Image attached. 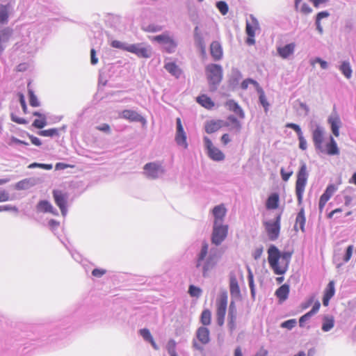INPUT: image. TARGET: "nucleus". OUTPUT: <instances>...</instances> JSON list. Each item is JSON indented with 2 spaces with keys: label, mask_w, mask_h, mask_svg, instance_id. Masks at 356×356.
Masks as SVG:
<instances>
[{
  "label": "nucleus",
  "mask_w": 356,
  "mask_h": 356,
  "mask_svg": "<svg viewBox=\"0 0 356 356\" xmlns=\"http://www.w3.org/2000/svg\"><path fill=\"white\" fill-rule=\"evenodd\" d=\"M221 254V251L217 247L211 248L209 250L208 243H202L201 250L197 256L196 267L201 268L204 277L208 276L211 270L215 268Z\"/></svg>",
  "instance_id": "obj_1"
},
{
  "label": "nucleus",
  "mask_w": 356,
  "mask_h": 356,
  "mask_svg": "<svg viewBox=\"0 0 356 356\" xmlns=\"http://www.w3.org/2000/svg\"><path fill=\"white\" fill-rule=\"evenodd\" d=\"M292 252H280L275 245H270L268 249V263L276 275L285 273L289 268L292 257Z\"/></svg>",
  "instance_id": "obj_2"
},
{
  "label": "nucleus",
  "mask_w": 356,
  "mask_h": 356,
  "mask_svg": "<svg viewBox=\"0 0 356 356\" xmlns=\"http://www.w3.org/2000/svg\"><path fill=\"white\" fill-rule=\"evenodd\" d=\"M39 33L34 29H29L22 35V39L17 42L15 46L17 49L29 54H33L37 52L39 48Z\"/></svg>",
  "instance_id": "obj_3"
},
{
  "label": "nucleus",
  "mask_w": 356,
  "mask_h": 356,
  "mask_svg": "<svg viewBox=\"0 0 356 356\" xmlns=\"http://www.w3.org/2000/svg\"><path fill=\"white\" fill-rule=\"evenodd\" d=\"M205 72L210 91H216L222 79V66L215 63L209 64L205 67Z\"/></svg>",
  "instance_id": "obj_4"
},
{
  "label": "nucleus",
  "mask_w": 356,
  "mask_h": 356,
  "mask_svg": "<svg viewBox=\"0 0 356 356\" xmlns=\"http://www.w3.org/2000/svg\"><path fill=\"white\" fill-rule=\"evenodd\" d=\"M308 177L309 172L307 171V164L302 161L297 172V179L296 181V194L298 204H301L302 202L303 194L307 183Z\"/></svg>",
  "instance_id": "obj_5"
},
{
  "label": "nucleus",
  "mask_w": 356,
  "mask_h": 356,
  "mask_svg": "<svg viewBox=\"0 0 356 356\" xmlns=\"http://www.w3.org/2000/svg\"><path fill=\"white\" fill-rule=\"evenodd\" d=\"M149 38L152 42H156L163 45L164 50L168 54L174 53L177 47V42L170 35L168 31H165L162 34Z\"/></svg>",
  "instance_id": "obj_6"
},
{
  "label": "nucleus",
  "mask_w": 356,
  "mask_h": 356,
  "mask_svg": "<svg viewBox=\"0 0 356 356\" xmlns=\"http://www.w3.org/2000/svg\"><path fill=\"white\" fill-rule=\"evenodd\" d=\"M227 306V294L222 292L216 300V318L219 325H222L225 322V317Z\"/></svg>",
  "instance_id": "obj_7"
},
{
  "label": "nucleus",
  "mask_w": 356,
  "mask_h": 356,
  "mask_svg": "<svg viewBox=\"0 0 356 356\" xmlns=\"http://www.w3.org/2000/svg\"><path fill=\"white\" fill-rule=\"evenodd\" d=\"M15 0H2L0 3V24L8 23L9 17L14 12Z\"/></svg>",
  "instance_id": "obj_8"
},
{
  "label": "nucleus",
  "mask_w": 356,
  "mask_h": 356,
  "mask_svg": "<svg viewBox=\"0 0 356 356\" xmlns=\"http://www.w3.org/2000/svg\"><path fill=\"white\" fill-rule=\"evenodd\" d=\"M228 233V226L223 224L213 223L211 234V242L215 245H220L226 238Z\"/></svg>",
  "instance_id": "obj_9"
},
{
  "label": "nucleus",
  "mask_w": 356,
  "mask_h": 356,
  "mask_svg": "<svg viewBox=\"0 0 356 356\" xmlns=\"http://www.w3.org/2000/svg\"><path fill=\"white\" fill-rule=\"evenodd\" d=\"M127 51L136 54L139 58H149L152 56V47L144 43L129 44Z\"/></svg>",
  "instance_id": "obj_10"
},
{
  "label": "nucleus",
  "mask_w": 356,
  "mask_h": 356,
  "mask_svg": "<svg viewBox=\"0 0 356 356\" xmlns=\"http://www.w3.org/2000/svg\"><path fill=\"white\" fill-rule=\"evenodd\" d=\"M281 214L277 215L274 221L266 222L264 225L268 238L270 241H275L278 238L280 231Z\"/></svg>",
  "instance_id": "obj_11"
},
{
  "label": "nucleus",
  "mask_w": 356,
  "mask_h": 356,
  "mask_svg": "<svg viewBox=\"0 0 356 356\" xmlns=\"http://www.w3.org/2000/svg\"><path fill=\"white\" fill-rule=\"evenodd\" d=\"M52 193L56 204L59 207L62 216L65 217L67 213V202L69 198L68 193L60 190H54Z\"/></svg>",
  "instance_id": "obj_12"
},
{
  "label": "nucleus",
  "mask_w": 356,
  "mask_h": 356,
  "mask_svg": "<svg viewBox=\"0 0 356 356\" xmlns=\"http://www.w3.org/2000/svg\"><path fill=\"white\" fill-rule=\"evenodd\" d=\"M143 170L145 171V175L152 179L159 178L165 172V170L161 164L156 162L146 163L144 165Z\"/></svg>",
  "instance_id": "obj_13"
},
{
  "label": "nucleus",
  "mask_w": 356,
  "mask_h": 356,
  "mask_svg": "<svg viewBox=\"0 0 356 356\" xmlns=\"http://www.w3.org/2000/svg\"><path fill=\"white\" fill-rule=\"evenodd\" d=\"M337 191V186L333 184H328L326 187L325 191L321 195L319 199L318 202V209L320 213H321L326 204L327 202L330 199V197L334 195V193Z\"/></svg>",
  "instance_id": "obj_14"
},
{
  "label": "nucleus",
  "mask_w": 356,
  "mask_h": 356,
  "mask_svg": "<svg viewBox=\"0 0 356 356\" xmlns=\"http://www.w3.org/2000/svg\"><path fill=\"white\" fill-rule=\"evenodd\" d=\"M324 128L319 124H316V128L312 131V140L315 148L321 152L323 151L322 144L324 138Z\"/></svg>",
  "instance_id": "obj_15"
},
{
  "label": "nucleus",
  "mask_w": 356,
  "mask_h": 356,
  "mask_svg": "<svg viewBox=\"0 0 356 356\" xmlns=\"http://www.w3.org/2000/svg\"><path fill=\"white\" fill-rule=\"evenodd\" d=\"M13 33V30L10 27L0 29V55L5 51L7 43L9 42Z\"/></svg>",
  "instance_id": "obj_16"
},
{
  "label": "nucleus",
  "mask_w": 356,
  "mask_h": 356,
  "mask_svg": "<svg viewBox=\"0 0 356 356\" xmlns=\"http://www.w3.org/2000/svg\"><path fill=\"white\" fill-rule=\"evenodd\" d=\"M296 49V44L294 42H291L289 44H285L282 47H277V54L282 58V59H289L291 56H292L294 54Z\"/></svg>",
  "instance_id": "obj_17"
},
{
  "label": "nucleus",
  "mask_w": 356,
  "mask_h": 356,
  "mask_svg": "<svg viewBox=\"0 0 356 356\" xmlns=\"http://www.w3.org/2000/svg\"><path fill=\"white\" fill-rule=\"evenodd\" d=\"M36 211L42 213H50L54 216L58 215V211L48 200H43L38 202L36 205Z\"/></svg>",
  "instance_id": "obj_18"
},
{
  "label": "nucleus",
  "mask_w": 356,
  "mask_h": 356,
  "mask_svg": "<svg viewBox=\"0 0 356 356\" xmlns=\"http://www.w3.org/2000/svg\"><path fill=\"white\" fill-rule=\"evenodd\" d=\"M229 289H239V281H243V275L239 270L229 273Z\"/></svg>",
  "instance_id": "obj_19"
},
{
  "label": "nucleus",
  "mask_w": 356,
  "mask_h": 356,
  "mask_svg": "<svg viewBox=\"0 0 356 356\" xmlns=\"http://www.w3.org/2000/svg\"><path fill=\"white\" fill-rule=\"evenodd\" d=\"M196 337L201 344H207L210 341L209 330L206 327H200L196 332Z\"/></svg>",
  "instance_id": "obj_20"
},
{
  "label": "nucleus",
  "mask_w": 356,
  "mask_h": 356,
  "mask_svg": "<svg viewBox=\"0 0 356 356\" xmlns=\"http://www.w3.org/2000/svg\"><path fill=\"white\" fill-rule=\"evenodd\" d=\"M226 214V209L222 204L216 206L213 209V215L214 216L213 223L215 224H222L224 217Z\"/></svg>",
  "instance_id": "obj_21"
},
{
  "label": "nucleus",
  "mask_w": 356,
  "mask_h": 356,
  "mask_svg": "<svg viewBox=\"0 0 356 356\" xmlns=\"http://www.w3.org/2000/svg\"><path fill=\"white\" fill-rule=\"evenodd\" d=\"M251 22H246L245 32L248 36L254 37L255 30L259 28V22L252 15H250Z\"/></svg>",
  "instance_id": "obj_22"
},
{
  "label": "nucleus",
  "mask_w": 356,
  "mask_h": 356,
  "mask_svg": "<svg viewBox=\"0 0 356 356\" xmlns=\"http://www.w3.org/2000/svg\"><path fill=\"white\" fill-rule=\"evenodd\" d=\"M210 53L215 60H219L222 57V48L217 41H213L210 45Z\"/></svg>",
  "instance_id": "obj_23"
},
{
  "label": "nucleus",
  "mask_w": 356,
  "mask_h": 356,
  "mask_svg": "<svg viewBox=\"0 0 356 356\" xmlns=\"http://www.w3.org/2000/svg\"><path fill=\"white\" fill-rule=\"evenodd\" d=\"M328 123L330 124L332 134L337 137L339 136V127L341 123L339 117L337 115L329 117Z\"/></svg>",
  "instance_id": "obj_24"
},
{
  "label": "nucleus",
  "mask_w": 356,
  "mask_h": 356,
  "mask_svg": "<svg viewBox=\"0 0 356 356\" xmlns=\"http://www.w3.org/2000/svg\"><path fill=\"white\" fill-rule=\"evenodd\" d=\"M36 184L34 178H26L22 179L15 184V188L16 190H27Z\"/></svg>",
  "instance_id": "obj_25"
},
{
  "label": "nucleus",
  "mask_w": 356,
  "mask_h": 356,
  "mask_svg": "<svg viewBox=\"0 0 356 356\" xmlns=\"http://www.w3.org/2000/svg\"><path fill=\"white\" fill-rule=\"evenodd\" d=\"M344 194V204L346 207H349L355 197H356V189L348 186L343 191Z\"/></svg>",
  "instance_id": "obj_26"
},
{
  "label": "nucleus",
  "mask_w": 356,
  "mask_h": 356,
  "mask_svg": "<svg viewBox=\"0 0 356 356\" xmlns=\"http://www.w3.org/2000/svg\"><path fill=\"white\" fill-rule=\"evenodd\" d=\"M122 117L131 122H141L143 120L139 113L132 110H124L122 112Z\"/></svg>",
  "instance_id": "obj_27"
},
{
  "label": "nucleus",
  "mask_w": 356,
  "mask_h": 356,
  "mask_svg": "<svg viewBox=\"0 0 356 356\" xmlns=\"http://www.w3.org/2000/svg\"><path fill=\"white\" fill-rule=\"evenodd\" d=\"M320 306V302L317 301L309 312H308L307 313H306L300 318L299 324L300 327H303L304 323L306 321H309L310 318L319 310Z\"/></svg>",
  "instance_id": "obj_28"
},
{
  "label": "nucleus",
  "mask_w": 356,
  "mask_h": 356,
  "mask_svg": "<svg viewBox=\"0 0 356 356\" xmlns=\"http://www.w3.org/2000/svg\"><path fill=\"white\" fill-rule=\"evenodd\" d=\"M241 79V72L237 68H232L231 76L229 79V85L232 88H236L238 85Z\"/></svg>",
  "instance_id": "obj_29"
},
{
  "label": "nucleus",
  "mask_w": 356,
  "mask_h": 356,
  "mask_svg": "<svg viewBox=\"0 0 356 356\" xmlns=\"http://www.w3.org/2000/svg\"><path fill=\"white\" fill-rule=\"evenodd\" d=\"M226 106L228 109L232 112H234L236 115H238L240 118H244V112L238 105L237 102H236L233 99H229L226 102Z\"/></svg>",
  "instance_id": "obj_30"
},
{
  "label": "nucleus",
  "mask_w": 356,
  "mask_h": 356,
  "mask_svg": "<svg viewBox=\"0 0 356 356\" xmlns=\"http://www.w3.org/2000/svg\"><path fill=\"white\" fill-rule=\"evenodd\" d=\"M207 153L209 158L216 161H221L225 159L222 152L216 147L209 149Z\"/></svg>",
  "instance_id": "obj_31"
},
{
  "label": "nucleus",
  "mask_w": 356,
  "mask_h": 356,
  "mask_svg": "<svg viewBox=\"0 0 356 356\" xmlns=\"http://www.w3.org/2000/svg\"><path fill=\"white\" fill-rule=\"evenodd\" d=\"M197 102L207 109H211L214 106L213 102L206 95L198 96L197 97Z\"/></svg>",
  "instance_id": "obj_32"
},
{
  "label": "nucleus",
  "mask_w": 356,
  "mask_h": 356,
  "mask_svg": "<svg viewBox=\"0 0 356 356\" xmlns=\"http://www.w3.org/2000/svg\"><path fill=\"white\" fill-rule=\"evenodd\" d=\"M266 208L268 209H275L279 205V195L277 193H272L266 200Z\"/></svg>",
  "instance_id": "obj_33"
},
{
  "label": "nucleus",
  "mask_w": 356,
  "mask_h": 356,
  "mask_svg": "<svg viewBox=\"0 0 356 356\" xmlns=\"http://www.w3.org/2000/svg\"><path fill=\"white\" fill-rule=\"evenodd\" d=\"M330 16L329 12L327 10L319 12L316 16L315 19V25L316 27V30L318 31L320 34H323V29L321 24V20L323 18H327Z\"/></svg>",
  "instance_id": "obj_34"
},
{
  "label": "nucleus",
  "mask_w": 356,
  "mask_h": 356,
  "mask_svg": "<svg viewBox=\"0 0 356 356\" xmlns=\"http://www.w3.org/2000/svg\"><path fill=\"white\" fill-rule=\"evenodd\" d=\"M220 127L221 121L211 120L205 124V131L207 134H212L219 130Z\"/></svg>",
  "instance_id": "obj_35"
},
{
  "label": "nucleus",
  "mask_w": 356,
  "mask_h": 356,
  "mask_svg": "<svg viewBox=\"0 0 356 356\" xmlns=\"http://www.w3.org/2000/svg\"><path fill=\"white\" fill-rule=\"evenodd\" d=\"M341 72L344 75L346 79H350L352 76V68L348 61L344 60L341 63L339 67Z\"/></svg>",
  "instance_id": "obj_36"
},
{
  "label": "nucleus",
  "mask_w": 356,
  "mask_h": 356,
  "mask_svg": "<svg viewBox=\"0 0 356 356\" xmlns=\"http://www.w3.org/2000/svg\"><path fill=\"white\" fill-rule=\"evenodd\" d=\"M305 210L304 209H301L297 214L296 219V225L295 229H296L297 226L299 225L300 229L302 232H305Z\"/></svg>",
  "instance_id": "obj_37"
},
{
  "label": "nucleus",
  "mask_w": 356,
  "mask_h": 356,
  "mask_svg": "<svg viewBox=\"0 0 356 356\" xmlns=\"http://www.w3.org/2000/svg\"><path fill=\"white\" fill-rule=\"evenodd\" d=\"M227 125L230 127L231 130L235 131L237 133L239 132L241 129L240 122L233 115H230L227 118Z\"/></svg>",
  "instance_id": "obj_38"
},
{
  "label": "nucleus",
  "mask_w": 356,
  "mask_h": 356,
  "mask_svg": "<svg viewBox=\"0 0 356 356\" xmlns=\"http://www.w3.org/2000/svg\"><path fill=\"white\" fill-rule=\"evenodd\" d=\"M140 334L145 341H147L151 343V345L155 350L159 349L158 346L155 343V341L148 329H147V328L141 329L140 330Z\"/></svg>",
  "instance_id": "obj_39"
},
{
  "label": "nucleus",
  "mask_w": 356,
  "mask_h": 356,
  "mask_svg": "<svg viewBox=\"0 0 356 356\" xmlns=\"http://www.w3.org/2000/svg\"><path fill=\"white\" fill-rule=\"evenodd\" d=\"M175 141L179 146L184 147V149L188 148V143L186 141V134L184 132H176Z\"/></svg>",
  "instance_id": "obj_40"
},
{
  "label": "nucleus",
  "mask_w": 356,
  "mask_h": 356,
  "mask_svg": "<svg viewBox=\"0 0 356 356\" xmlns=\"http://www.w3.org/2000/svg\"><path fill=\"white\" fill-rule=\"evenodd\" d=\"M327 153L329 155H337L339 154L337 143L332 136H330V141L327 145Z\"/></svg>",
  "instance_id": "obj_41"
},
{
  "label": "nucleus",
  "mask_w": 356,
  "mask_h": 356,
  "mask_svg": "<svg viewBox=\"0 0 356 356\" xmlns=\"http://www.w3.org/2000/svg\"><path fill=\"white\" fill-rule=\"evenodd\" d=\"M228 318L231 327H234L236 318V308L234 302H231L229 305Z\"/></svg>",
  "instance_id": "obj_42"
},
{
  "label": "nucleus",
  "mask_w": 356,
  "mask_h": 356,
  "mask_svg": "<svg viewBox=\"0 0 356 356\" xmlns=\"http://www.w3.org/2000/svg\"><path fill=\"white\" fill-rule=\"evenodd\" d=\"M165 69L172 75L178 78L181 74V71L175 63H168L165 65Z\"/></svg>",
  "instance_id": "obj_43"
},
{
  "label": "nucleus",
  "mask_w": 356,
  "mask_h": 356,
  "mask_svg": "<svg viewBox=\"0 0 356 356\" xmlns=\"http://www.w3.org/2000/svg\"><path fill=\"white\" fill-rule=\"evenodd\" d=\"M194 40L195 44L197 48L206 46L203 35L198 31L197 26H196L194 29Z\"/></svg>",
  "instance_id": "obj_44"
},
{
  "label": "nucleus",
  "mask_w": 356,
  "mask_h": 356,
  "mask_svg": "<svg viewBox=\"0 0 356 356\" xmlns=\"http://www.w3.org/2000/svg\"><path fill=\"white\" fill-rule=\"evenodd\" d=\"M334 324V318L330 316H326L323 318V322L322 325V330L324 332L330 330Z\"/></svg>",
  "instance_id": "obj_45"
},
{
  "label": "nucleus",
  "mask_w": 356,
  "mask_h": 356,
  "mask_svg": "<svg viewBox=\"0 0 356 356\" xmlns=\"http://www.w3.org/2000/svg\"><path fill=\"white\" fill-rule=\"evenodd\" d=\"M257 93L259 94V104L263 106L264 111L266 113L268 111L270 104L267 101L265 92L263 89H260Z\"/></svg>",
  "instance_id": "obj_46"
},
{
  "label": "nucleus",
  "mask_w": 356,
  "mask_h": 356,
  "mask_svg": "<svg viewBox=\"0 0 356 356\" xmlns=\"http://www.w3.org/2000/svg\"><path fill=\"white\" fill-rule=\"evenodd\" d=\"M200 321L204 325H209L211 321V313L209 309H204L202 312Z\"/></svg>",
  "instance_id": "obj_47"
},
{
  "label": "nucleus",
  "mask_w": 356,
  "mask_h": 356,
  "mask_svg": "<svg viewBox=\"0 0 356 356\" xmlns=\"http://www.w3.org/2000/svg\"><path fill=\"white\" fill-rule=\"evenodd\" d=\"M120 23V17L117 15H111L107 19V24L114 29H118Z\"/></svg>",
  "instance_id": "obj_48"
},
{
  "label": "nucleus",
  "mask_w": 356,
  "mask_h": 356,
  "mask_svg": "<svg viewBox=\"0 0 356 356\" xmlns=\"http://www.w3.org/2000/svg\"><path fill=\"white\" fill-rule=\"evenodd\" d=\"M38 134L41 136L53 137L58 135V129L52 128L46 130H41L38 131Z\"/></svg>",
  "instance_id": "obj_49"
},
{
  "label": "nucleus",
  "mask_w": 356,
  "mask_h": 356,
  "mask_svg": "<svg viewBox=\"0 0 356 356\" xmlns=\"http://www.w3.org/2000/svg\"><path fill=\"white\" fill-rule=\"evenodd\" d=\"M216 8L218 9L220 13L225 15L228 13V5L227 3L224 1H219L216 2Z\"/></svg>",
  "instance_id": "obj_50"
},
{
  "label": "nucleus",
  "mask_w": 356,
  "mask_h": 356,
  "mask_svg": "<svg viewBox=\"0 0 356 356\" xmlns=\"http://www.w3.org/2000/svg\"><path fill=\"white\" fill-rule=\"evenodd\" d=\"M29 104L33 107H38L40 106V102L38 99V97L34 94L33 91L31 89H29Z\"/></svg>",
  "instance_id": "obj_51"
},
{
  "label": "nucleus",
  "mask_w": 356,
  "mask_h": 356,
  "mask_svg": "<svg viewBox=\"0 0 356 356\" xmlns=\"http://www.w3.org/2000/svg\"><path fill=\"white\" fill-rule=\"evenodd\" d=\"M163 26L156 24H150L145 29L149 33H157L163 30Z\"/></svg>",
  "instance_id": "obj_52"
},
{
  "label": "nucleus",
  "mask_w": 356,
  "mask_h": 356,
  "mask_svg": "<svg viewBox=\"0 0 356 356\" xmlns=\"http://www.w3.org/2000/svg\"><path fill=\"white\" fill-rule=\"evenodd\" d=\"M111 45L113 48L120 49L122 50H125L127 51V48L129 47V44L125 42H122L118 40H113L111 43Z\"/></svg>",
  "instance_id": "obj_53"
},
{
  "label": "nucleus",
  "mask_w": 356,
  "mask_h": 356,
  "mask_svg": "<svg viewBox=\"0 0 356 356\" xmlns=\"http://www.w3.org/2000/svg\"><path fill=\"white\" fill-rule=\"evenodd\" d=\"M28 168L30 169L40 168H42L44 170H49L52 169L53 165H52V164H47V163H32L28 166Z\"/></svg>",
  "instance_id": "obj_54"
},
{
  "label": "nucleus",
  "mask_w": 356,
  "mask_h": 356,
  "mask_svg": "<svg viewBox=\"0 0 356 356\" xmlns=\"http://www.w3.org/2000/svg\"><path fill=\"white\" fill-rule=\"evenodd\" d=\"M107 273V270L104 268H94L92 272L91 275L93 277L95 278H101L106 273Z\"/></svg>",
  "instance_id": "obj_55"
},
{
  "label": "nucleus",
  "mask_w": 356,
  "mask_h": 356,
  "mask_svg": "<svg viewBox=\"0 0 356 356\" xmlns=\"http://www.w3.org/2000/svg\"><path fill=\"white\" fill-rule=\"evenodd\" d=\"M35 128L42 129L47 125V118L35 119L32 124Z\"/></svg>",
  "instance_id": "obj_56"
},
{
  "label": "nucleus",
  "mask_w": 356,
  "mask_h": 356,
  "mask_svg": "<svg viewBox=\"0 0 356 356\" xmlns=\"http://www.w3.org/2000/svg\"><path fill=\"white\" fill-rule=\"evenodd\" d=\"M286 127L287 128L292 129L297 134L298 137L303 135V133L301 130L300 127L297 124L292 123V122L287 123L286 124Z\"/></svg>",
  "instance_id": "obj_57"
},
{
  "label": "nucleus",
  "mask_w": 356,
  "mask_h": 356,
  "mask_svg": "<svg viewBox=\"0 0 356 356\" xmlns=\"http://www.w3.org/2000/svg\"><path fill=\"white\" fill-rule=\"evenodd\" d=\"M353 248L354 247L353 245H350L347 247L345 254L343 257V261L344 263L348 262L350 259L353 254Z\"/></svg>",
  "instance_id": "obj_58"
},
{
  "label": "nucleus",
  "mask_w": 356,
  "mask_h": 356,
  "mask_svg": "<svg viewBox=\"0 0 356 356\" xmlns=\"http://www.w3.org/2000/svg\"><path fill=\"white\" fill-rule=\"evenodd\" d=\"M297 322L296 319H290L283 322L281 324V327L283 328H286L288 330H291L296 325Z\"/></svg>",
  "instance_id": "obj_59"
},
{
  "label": "nucleus",
  "mask_w": 356,
  "mask_h": 356,
  "mask_svg": "<svg viewBox=\"0 0 356 356\" xmlns=\"http://www.w3.org/2000/svg\"><path fill=\"white\" fill-rule=\"evenodd\" d=\"M168 352L170 355H175L176 353V343L174 340H170L168 341L167 345Z\"/></svg>",
  "instance_id": "obj_60"
},
{
  "label": "nucleus",
  "mask_w": 356,
  "mask_h": 356,
  "mask_svg": "<svg viewBox=\"0 0 356 356\" xmlns=\"http://www.w3.org/2000/svg\"><path fill=\"white\" fill-rule=\"evenodd\" d=\"M289 291H275V295L279 298L280 302H282L288 298Z\"/></svg>",
  "instance_id": "obj_61"
},
{
  "label": "nucleus",
  "mask_w": 356,
  "mask_h": 356,
  "mask_svg": "<svg viewBox=\"0 0 356 356\" xmlns=\"http://www.w3.org/2000/svg\"><path fill=\"white\" fill-rule=\"evenodd\" d=\"M264 252V248L262 245L257 247L252 252V257L255 260H258L261 257Z\"/></svg>",
  "instance_id": "obj_62"
},
{
  "label": "nucleus",
  "mask_w": 356,
  "mask_h": 356,
  "mask_svg": "<svg viewBox=\"0 0 356 356\" xmlns=\"http://www.w3.org/2000/svg\"><path fill=\"white\" fill-rule=\"evenodd\" d=\"M280 175H281L282 179L284 181H287L289 179V178L291 177V176L293 175V171L290 170L289 172H286L284 168H282L280 169Z\"/></svg>",
  "instance_id": "obj_63"
},
{
  "label": "nucleus",
  "mask_w": 356,
  "mask_h": 356,
  "mask_svg": "<svg viewBox=\"0 0 356 356\" xmlns=\"http://www.w3.org/2000/svg\"><path fill=\"white\" fill-rule=\"evenodd\" d=\"M18 97H19V102L22 106L23 112L24 113H27V106H26L24 95L22 93L19 92L18 94Z\"/></svg>",
  "instance_id": "obj_64"
}]
</instances>
